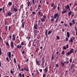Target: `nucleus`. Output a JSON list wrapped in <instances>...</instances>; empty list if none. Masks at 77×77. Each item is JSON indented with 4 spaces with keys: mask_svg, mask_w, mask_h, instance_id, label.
<instances>
[{
    "mask_svg": "<svg viewBox=\"0 0 77 77\" xmlns=\"http://www.w3.org/2000/svg\"><path fill=\"white\" fill-rule=\"evenodd\" d=\"M59 14L57 13L56 14H54V17L56 19H56V20L57 21L58 20V18H59Z\"/></svg>",
    "mask_w": 77,
    "mask_h": 77,
    "instance_id": "nucleus-1",
    "label": "nucleus"
},
{
    "mask_svg": "<svg viewBox=\"0 0 77 77\" xmlns=\"http://www.w3.org/2000/svg\"><path fill=\"white\" fill-rule=\"evenodd\" d=\"M74 49L73 48L72 49H71L70 50L69 52L70 54H72V53H74Z\"/></svg>",
    "mask_w": 77,
    "mask_h": 77,
    "instance_id": "nucleus-2",
    "label": "nucleus"
},
{
    "mask_svg": "<svg viewBox=\"0 0 77 77\" xmlns=\"http://www.w3.org/2000/svg\"><path fill=\"white\" fill-rule=\"evenodd\" d=\"M11 47H12V48H14V43H13V42H11Z\"/></svg>",
    "mask_w": 77,
    "mask_h": 77,
    "instance_id": "nucleus-3",
    "label": "nucleus"
},
{
    "mask_svg": "<svg viewBox=\"0 0 77 77\" xmlns=\"http://www.w3.org/2000/svg\"><path fill=\"white\" fill-rule=\"evenodd\" d=\"M66 12V10L65 9H63L62 12V14H65Z\"/></svg>",
    "mask_w": 77,
    "mask_h": 77,
    "instance_id": "nucleus-4",
    "label": "nucleus"
},
{
    "mask_svg": "<svg viewBox=\"0 0 77 77\" xmlns=\"http://www.w3.org/2000/svg\"><path fill=\"white\" fill-rule=\"evenodd\" d=\"M24 25H25V22H24L23 23H22V28H24Z\"/></svg>",
    "mask_w": 77,
    "mask_h": 77,
    "instance_id": "nucleus-5",
    "label": "nucleus"
},
{
    "mask_svg": "<svg viewBox=\"0 0 77 77\" xmlns=\"http://www.w3.org/2000/svg\"><path fill=\"white\" fill-rule=\"evenodd\" d=\"M38 26V25L37 24H36L34 25V27L35 29H37V26Z\"/></svg>",
    "mask_w": 77,
    "mask_h": 77,
    "instance_id": "nucleus-6",
    "label": "nucleus"
},
{
    "mask_svg": "<svg viewBox=\"0 0 77 77\" xmlns=\"http://www.w3.org/2000/svg\"><path fill=\"white\" fill-rule=\"evenodd\" d=\"M67 35L68 38H69V32H67Z\"/></svg>",
    "mask_w": 77,
    "mask_h": 77,
    "instance_id": "nucleus-7",
    "label": "nucleus"
},
{
    "mask_svg": "<svg viewBox=\"0 0 77 77\" xmlns=\"http://www.w3.org/2000/svg\"><path fill=\"white\" fill-rule=\"evenodd\" d=\"M34 33V34L35 35V36H36V30H34V32H33Z\"/></svg>",
    "mask_w": 77,
    "mask_h": 77,
    "instance_id": "nucleus-8",
    "label": "nucleus"
},
{
    "mask_svg": "<svg viewBox=\"0 0 77 77\" xmlns=\"http://www.w3.org/2000/svg\"><path fill=\"white\" fill-rule=\"evenodd\" d=\"M45 20V19L44 18H42L41 20L42 22H44Z\"/></svg>",
    "mask_w": 77,
    "mask_h": 77,
    "instance_id": "nucleus-9",
    "label": "nucleus"
},
{
    "mask_svg": "<svg viewBox=\"0 0 77 77\" xmlns=\"http://www.w3.org/2000/svg\"><path fill=\"white\" fill-rule=\"evenodd\" d=\"M61 64L62 65V66H64V63H64V62H63H63H62V61H61Z\"/></svg>",
    "mask_w": 77,
    "mask_h": 77,
    "instance_id": "nucleus-10",
    "label": "nucleus"
},
{
    "mask_svg": "<svg viewBox=\"0 0 77 77\" xmlns=\"http://www.w3.org/2000/svg\"><path fill=\"white\" fill-rule=\"evenodd\" d=\"M9 57H11V52H9L8 54Z\"/></svg>",
    "mask_w": 77,
    "mask_h": 77,
    "instance_id": "nucleus-11",
    "label": "nucleus"
},
{
    "mask_svg": "<svg viewBox=\"0 0 77 77\" xmlns=\"http://www.w3.org/2000/svg\"><path fill=\"white\" fill-rule=\"evenodd\" d=\"M75 29L76 30V35L77 36V27H75Z\"/></svg>",
    "mask_w": 77,
    "mask_h": 77,
    "instance_id": "nucleus-12",
    "label": "nucleus"
},
{
    "mask_svg": "<svg viewBox=\"0 0 77 77\" xmlns=\"http://www.w3.org/2000/svg\"><path fill=\"white\" fill-rule=\"evenodd\" d=\"M39 62L38 61V60H36V63H37V65H40V64H39Z\"/></svg>",
    "mask_w": 77,
    "mask_h": 77,
    "instance_id": "nucleus-13",
    "label": "nucleus"
},
{
    "mask_svg": "<svg viewBox=\"0 0 77 77\" xmlns=\"http://www.w3.org/2000/svg\"><path fill=\"white\" fill-rule=\"evenodd\" d=\"M11 14H12V13H11V12H8V15H9V16H11Z\"/></svg>",
    "mask_w": 77,
    "mask_h": 77,
    "instance_id": "nucleus-14",
    "label": "nucleus"
},
{
    "mask_svg": "<svg viewBox=\"0 0 77 77\" xmlns=\"http://www.w3.org/2000/svg\"><path fill=\"white\" fill-rule=\"evenodd\" d=\"M14 11H15V12H17L18 11V9H16L15 8H14Z\"/></svg>",
    "mask_w": 77,
    "mask_h": 77,
    "instance_id": "nucleus-15",
    "label": "nucleus"
},
{
    "mask_svg": "<svg viewBox=\"0 0 77 77\" xmlns=\"http://www.w3.org/2000/svg\"><path fill=\"white\" fill-rule=\"evenodd\" d=\"M74 19H73L72 21V23H73V24H75V21H74Z\"/></svg>",
    "mask_w": 77,
    "mask_h": 77,
    "instance_id": "nucleus-16",
    "label": "nucleus"
},
{
    "mask_svg": "<svg viewBox=\"0 0 77 77\" xmlns=\"http://www.w3.org/2000/svg\"><path fill=\"white\" fill-rule=\"evenodd\" d=\"M68 6H69V5H67V6H66L65 7V9L66 10H67V9H68Z\"/></svg>",
    "mask_w": 77,
    "mask_h": 77,
    "instance_id": "nucleus-17",
    "label": "nucleus"
},
{
    "mask_svg": "<svg viewBox=\"0 0 77 77\" xmlns=\"http://www.w3.org/2000/svg\"><path fill=\"white\" fill-rule=\"evenodd\" d=\"M42 59L43 62H42V66H43L44 65V59H43V58H42Z\"/></svg>",
    "mask_w": 77,
    "mask_h": 77,
    "instance_id": "nucleus-18",
    "label": "nucleus"
},
{
    "mask_svg": "<svg viewBox=\"0 0 77 77\" xmlns=\"http://www.w3.org/2000/svg\"><path fill=\"white\" fill-rule=\"evenodd\" d=\"M71 15V11H70L68 13V15L69 16H70Z\"/></svg>",
    "mask_w": 77,
    "mask_h": 77,
    "instance_id": "nucleus-19",
    "label": "nucleus"
},
{
    "mask_svg": "<svg viewBox=\"0 0 77 77\" xmlns=\"http://www.w3.org/2000/svg\"><path fill=\"white\" fill-rule=\"evenodd\" d=\"M69 63V62L68 61L64 62V63H66V64H68V63Z\"/></svg>",
    "mask_w": 77,
    "mask_h": 77,
    "instance_id": "nucleus-20",
    "label": "nucleus"
},
{
    "mask_svg": "<svg viewBox=\"0 0 77 77\" xmlns=\"http://www.w3.org/2000/svg\"><path fill=\"white\" fill-rule=\"evenodd\" d=\"M57 7V5H54L53 8V9H56V8Z\"/></svg>",
    "mask_w": 77,
    "mask_h": 77,
    "instance_id": "nucleus-21",
    "label": "nucleus"
},
{
    "mask_svg": "<svg viewBox=\"0 0 77 77\" xmlns=\"http://www.w3.org/2000/svg\"><path fill=\"white\" fill-rule=\"evenodd\" d=\"M52 32V31H49L48 32V35H50L51 33Z\"/></svg>",
    "mask_w": 77,
    "mask_h": 77,
    "instance_id": "nucleus-22",
    "label": "nucleus"
},
{
    "mask_svg": "<svg viewBox=\"0 0 77 77\" xmlns=\"http://www.w3.org/2000/svg\"><path fill=\"white\" fill-rule=\"evenodd\" d=\"M6 45H7V46H8V47L9 46V43H8V42H6Z\"/></svg>",
    "mask_w": 77,
    "mask_h": 77,
    "instance_id": "nucleus-23",
    "label": "nucleus"
},
{
    "mask_svg": "<svg viewBox=\"0 0 77 77\" xmlns=\"http://www.w3.org/2000/svg\"><path fill=\"white\" fill-rule=\"evenodd\" d=\"M45 72H48V70H47V68H45Z\"/></svg>",
    "mask_w": 77,
    "mask_h": 77,
    "instance_id": "nucleus-24",
    "label": "nucleus"
},
{
    "mask_svg": "<svg viewBox=\"0 0 77 77\" xmlns=\"http://www.w3.org/2000/svg\"><path fill=\"white\" fill-rule=\"evenodd\" d=\"M70 54V53L69 52L67 53L66 54V56H68V55H69Z\"/></svg>",
    "mask_w": 77,
    "mask_h": 77,
    "instance_id": "nucleus-25",
    "label": "nucleus"
},
{
    "mask_svg": "<svg viewBox=\"0 0 77 77\" xmlns=\"http://www.w3.org/2000/svg\"><path fill=\"white\" fill-rule=\"evenodd\" d=\"M8 5L9 6H11L12 5V2H10L8 3Z\"/></svg>",
    "mask_w": 77,
    "mask_h": 77,
    "instance_id": "nucleus-26",
    "label": "nucleus"
},
{
    "mask_svg": "<svg viewBox=\"0 0 77 77\" xmlns=\"http://www.w3.org/2000/svg\"><path fill=\"white\" fill-rule=\"evenodd\" d=\"M54 17H53L52 18V19H51V21H54Z\"/></svg>",
    "mask_w": 77,
    "mask_h": 77,
    "instance_id": "nucleus-27",
    "label": "nucleus"
},
{
    "mask_svg": "<svg viewBox=\"0 0 77 77\" xmlns=\"http://www.w3.org/2000/svg\"><path fill=\"white\" fill-rule=\"evenodd\" d=\"M10 72H11V74H13V75H14V74L13 72V71H12V70H11V71Z\"/></svg>",
    "mask_w": 77,
    "mask_h": 77,
    "instance_id": "nucleus-28",
    "label": "nucleus"
},
{
    "mask_svg": "<svg viewBox=\"0 0 77 77\" xmlns=\"http://www.w3.org/2000/svg\"><path fill=\"white\" fill-rule=\"evenodd\" d=\"M70 42H73V40H72V38H71Z\"/></svg>",
    "mask_w": 77,
    "mask_h": 77,
    "instance_id": "nucleus-29",
    "label": "nucleus"
},
{
    "mask_svg": "<svg viewBox=\"0 0 77 77\" xmlns=\"http://www.w3.org/2000/svg\"><path fill=\"white\" fill-rule=\"evenodd\" d=\"M14 62L15 63H17V62L16 61V59H15V58H14Z\"/></svg>",
    "mask_w": 77,
    "mask_h": 77,
    "instance_id": "nucleus-30",
    "label": "nucleus"
},
{
    "mask_svg": "<svg viewBox=\"0 0 77 77\" xmlns=\"http://www.w3.org/2000/svg\"><path fill=\"white\" fill-rule=\"evenodd\" d=\"M45 35L46 36H47V30H46V32H45Z\"/></svg>",
    "mask_w": 77,
    "mask_h": 77,
    "instance_id": "nucleus-31",
    "label": "nucleus"
},
{
    "mask_svg": "<svg viewBox=\"0 0 77 77\" xmlns=\"http://www.w3.org/2000/svg\"><path fill=\"white\" fill-rule=\"evenodd\" d=\"M18 68L19 69H21V67L20 66V65H18Z\"/></svg>",
    "mask_w": 77,
    "mask_h": 77,
    "instance_id": "nucleus-32",
    "label": "nucleus"
},
{
    "mask_svg": "<svg viewBox=\"0 0 77 77\" xmlns=\"http://www.w3.org/2000/svg\"><path fill=\"white\" fill-rule=\"evenodd\" d=\"M27 3L28 4V6H30V2L29 1H28L27 2Z\"/></svg>",
    "mask_w": 77,
    "mask_h": 77,
    "instance_id": "nucleus-33",
    "label": "nucleus"
},
{
    "mask_svg": "<svg viewBox=\"0 0 77 77\" xmlns=\"http://www.w3.org/2000/svg\"><path fill=\"white\" fill-rule=\"evenodd\" d=\"M2 55V50H1V48H0V56Z\"/></svg>",
    "mask_w": 77,
    "mask_h": 77,
    "instance_id": "nucleus-34",
    "label": "nucleus"
},
{
    "mask_svg": "<svg viewBox=\"0 0 77 77\" xmlns=\"http://www.w3.org/2000/svg\"><path fill=\"white\" fill-rule=\"evenodd\" d=\"M6 60H7L8 62H9V58H8V57H7L6 59Z\"/></svg>",
    "mask_w": 77,
    "mask_h": 77,
    "instance_id": "nucleus-35",
    "label": "nucleus"
},
{
    "mask_svg": "<svg viewBox=\"0 0 77 77\" xmlns=\"http://www.w3.org/2000/svg\"><path fill=\"white\" fill-rule=\"evenodd\" d=\"M63 48L64 49V50H66V48L65 47V46L63 47Z\"/></svg>",
    "mask_w": 77,
    "mask_h": 77,
    "instance_id": "nucleus-36",
    "label": "nucleus"
},
{
    "mask_svg": "<svg viewBox=\"0 0 77 77\" xmlns=\"http://www.w3.org/2000/svg\"><path fill=\"white\" fill-rule=\"evenodd\" d=\"M24 70H26V71H29V69H24Z\"/></svg>",
    "mask_w": 77,
    "mask_h": 77,
    "instance_id": "nucleus-37",
    "label": "nucleus"
},
{
    "mask_svg": "<svg viewBox=\"0 0 77 77\" xmlns=\"http://www.w3.org/2000/svg\"><path fill=\"white\" fill-rule=\"evenodd\" d=\"M62 54H65V51H62Z\"/></svg>",
    "mask_w": 77,
    "mask_h": 77,
    "instance_id": "nucleus-38",
    "label": "nucleus"
},
{
    "mask_svg": "<svg viewBox=\"0 0 77 77\" xmlns=\"http://www.w3.org/2000/svg\"><path fill=\"white\" fill-rule=\"evenodd\" d=\"M23 8V5H21V6H20V8L21 9Z\"/></svg>",
    "mask_w": 77,
    "mask_h": 77,
    "instance_id": "nucleus-39",
    "label": "nucleus"
},
{
    "mask_svg": "<svg viewBox=\"0 0 77 77\" xmlns=\"http://www.w3.org/2000/svg\"><path fill=\"white\" fill-rule=\"evenodd\" d=\"M69 25L70 26H72V23L70 22L69 23Z\"/></svg>",
    "mask_w": 77,
    "mask_h": 77,
    "instance_id": "nucleus-40",
    "label": "nucleus"
},
{
    "mask_svg": "<svg viewBox=\"0 0 77 77\" xmlns=\"http://www.w3.org/2000/svg\"><path fill=\"white\" fill-rule=\"evenodd\" d=\"M56 38H57V39H60V37H59L58 36H57Z\"/></svg>",
    "mask_w": 77,
    "mask_h": 77,
    "instance_id": "nucleus-41",
    "label": "nucleus"
},
{
    "mask_svg": "<svg viewBox=\"0 0 77 77\" xmlns=\"http://www.w3.org/2000/svg\"><path fill=\"white\" fill-rule=\"evenodd\" d=\"M5 29H6V31H7V30H8V26H6Z\"/></svg>",
    "mask_w": 77,
    "mask_h": 77,
    "instance_id": "nucleus-42",
    "label": "nucleus"
},
{
    "mask_svg": "<svg viewBox=\"0 0 77 77\" xmlns=\"http://www.w3.org/2000/svg\"><path fill=\"white\" fill-rule=\"evenodd\" d=\"M15 40V37H13V40L14 41Z\"/></svg>",
    "mask_w": 77,
    "mask_h": 77,
    "instance_id": "nucleus-43",
    "label": "nucleus"
},
{
    "mask_svg": "<svg viewBox=\"0 0 77 77\" xmlns=\"http://www.w3.org/2000/svg\"><path fill=\"white\" fill-rule=\"evenodd\" d=\"M19 76L20 77H22V75H21V73H20L19 74Z\"/></svg>",
    "mask_w": 77,
    "mask_h": 77,
    "instance_id": "nucleus-44",
    "label": "nucleus"
},
{
    "mask_svg": "<svg viewBox=\"0 0 77 77\" xmlns=\"http://www.w3.org/2000/svg\"><path fill=\"white\" fill-rule=\"evenodd\" d=\"M54 5V4H52L51 5V7H53Z\"/></svg>",
    "mask_w": 77,
    "mask_h": 77,
    "instance_id": "nucleus-45",
    "label": "nucleus"
},
{
    "mask_svg": "<svg viewBox=\"0 0 77 77\" xmlns=\"http://www.w3.org/2000/svg\"><path fill=\"white\" fill-rule=\"evenodd\" d=\"M66 41H68V38L67 37H66Z\"/></svg>",
    "mask_w": 77,
    "mask_h": 77,
    "instance_id": "nucleus-46",
    "label": "nucleus"
},
{
    "mask_svg": "<svg viewBox=\"0 0 77 77\" xmlns=\"http://www.w3.org/2000/svg\"><path fill=\"white\" fill-rule=\"evenodd\" d=\"M17 48H20V46H19V45H17Z\"/></svg>",
    "mask_w": 77,
    "mask_h": 77,
    "instance_id": "nucleus-47",
    "label": "nucleus"
},
{
    "mask_svg": "<svg viewBox=\"0 0 77 77\" xmlns=\"http://www.w3.org/2000/svg\"><path fill=\"white\" fill-rule=\"evenodd\" d=\"M39 71L41 72H42V69H40L39 70Z\"/></svg>",
    "mask_w": 77,
    "mask_h": 77,
    "instance_id": "nucleus-48",
    "label": "nucleus"
},
{
    "mask_svg": "<svg viewBox=\"0 0 77 77\" xmlns=\"http://www.w3.org/2000/svg\"><path fill=\"white\" fill-rule=\"evenodd\" d=\"M5 24L6 25V24H7V22L6 21L5 22Z\"/></svg>",
    "mask_w": 77,
    "mask_h": 77,
    "instance_id": "nucleus-49",
    "label": "nucleus"
},
{
    "mask_svg": "<svg viewBox=\"0 0 77 77\" xmlns=\"http://www.w3.org/2000/svg\"><path fill=\"white\" fill-rule=\"evenodd\" d=\"M21 45H24V43L23 42H22L21 43Z\"/></svg>",
    "mask_w": 77,
    "mask_h": 77,
    "instance_id": "nucleus-50",
    "label": "nucleus"
},
{
    "mask_svg": "<svg viewBox=\"0 0 77 77\" xmlns=\"http://www.w3.org/2000/svg\"><path fill=\"white\" fill-rule=\"evenodd\" d=\"M38 14L39 15H40V14H41V12H40V11H39L38 12Z\"/></svg>",
    "mask_w": 77,
    "mask_h": 77,
    "instance_id": "nucleus-51",
    "label": "nucleus"
},
{
    "mask_svg": "<svg viewBox=\"0 0 77 77\" xmlns=\"http://www.w3.org/2000/svg\"><path fill=\"white\" fill-rule=\"evenodd\" d=\"M68 8L69 9V10H70V8H69V6H68Z\"/></svg>",
    "mask_w": 77,
    "mask_h": 77,
    "instance_id": "nucleus-52",
    "label": "nucleus"
},
{
    "mask_svg": "<svg viewBox=\"0 0 77 77\" xmlns=\"http://www.w3.org/2000/svg\"><path fill=\"white\" fill-rule=\"evenodd\" d=\"M56 66L57 67H59V65L58 64H56Z\"/></svg>",
    "mask_w": 77,
    "mask_h": 77,
    "instance_id": "nucleus-53",
    "label": "nucleus"
},
{
    "mask_svg": "<svg viewBox=\"0 0 77 77\" xmlns=\"http://www.w3.org/2000/svg\"><path fill=\"white\" fill-rule=\"evenodd\" d=\"M12 37H13L14 38V37H15V35L13 34L12 35Z\"/></svg>",
    "mask_w": 77,
    "mask_h": 77,
    "instance_id": "nucleus-54",
    "label": "nucleus"
},
{
    "mask_svg": "<svg viewBox=\"0 0 77 77\" xmlns=\"http://www.w3.org/2000/svg\"><path fill=\"white\" fill-rule=\"evenodd\" d=\"M32 14H35V12L34 11L32 12Z\"/></svg>",
    "mask_w": 77,
    "mask_h": 77,
    "instance_id": "nucleus-55",
    "label": "nucleus"
},
{
    "mask_svg": "<svg viewBox=\"0 0 77 77\" xmlns=\"http://www.w3.org/2000/svg\"><path fill=\"white\" fill-rule=\"evenodd\" d=\"M69 61L70 62H72V60L70 59V60H69Z\"/></svg>",
    "mask_w": 77,
    "mask_h": 77,
    "instance_id": "nucleus-56",
    "label": "nucleus"
},
{
    "mask_svg": "<svg viewBox=\"0 0 77 77\" xmlns=\"http://www.w3.org/2000/svg\"><path fill=\"white\" fill-rule=\"evenodd\" d=\"M28 61H29V59H26V62H28Z\"/></svg>",
    "mask_w": 77,
    "mask_h": 77,
    "instance_id": "nucleus-57",
    "label": "nucleus"
},
{
    "mask_svg": "<svg viewBox=\"0 0 77 77\" xmlns=\"http://www.w3.org/2000/svg\"><path fill=\"white\" fill-rule=\"evenodd\" d=\"M9 38H10V39H11V38H12V37L11 35H9Z\"/></svg>",
    "mask_w": 77,
    "mask_h": 77,
    "instance_id": "nucleus-58",
    "label": "nucleus"
},
{
    "mask_svg": "<svg viewBox=\"0 0 77 77\" xmlns=\"http://www.w3.org/2000/svg\"><path fill=\"white\" fill-rule=\"evenodd\" d=\"M66 48H68V45H66Z\"/></svg>",
    "mask_w": 77,
    "mask_h": 77,
    "instance_id": "nucleus-59",
    "label": "nucleus"
},
{
    "mask_svg": "<svg viewBox=\"0 0 77 77\" xmlns=\"http://www.w3.org/2000/svg\"><path fill=\"white\" fill-rule=\"evenodd\" d=\"M45 77V74H44L43 75V77Z\"/></svg>",
    "mask_w": 77,
    "mask_h": 77,
    "instance_id": "nucleus-60",
    "label": "nucleus"
},
{
    "mask_svg": "<svg viewBox=\"0 0 77 77\" xmlns=\"http://www.w3.org/2000/svg\"><path fill=\"white\" fill-rule=\"evenodd\" d=\"M72 67L73 66H74V65L73 64H72Z\"/></svg>",
    "mask_w": 77,
    "mask_h": 77,
    "instance_id": "nucleus-61",
    "label": "nucleus"
},
{
    "mask_svg": "<svg viewBox=\"0 0 77 77\" xmlns=\"http://www.w3.org/2000/svg\"><path fill=\"white\" fill-rule=\"evenodd\" d=\"M33 56H34V55H33V54H32L31 55V56L32 57H33Z\"/></svg>",
    "mask_w": 77,
    "mask_h": 77,
    "instance_id": "nucleus-62",
    "label": "nucleus"
},
{
    "mask_svg": "<svg viewBox=\"0 0 77 77\" xmlns=\"http://www.w3.org/2000/svg\"><path fill=\"white\" fill-rule=\"evenodd\" d=\"M73 40H75V37H72Z\"/></svg>",
    "mask_w": 77,
    "mask_h": 77,
    "instance_id": "nucleus-63",
    "label": "nucleus"
},
{
    "mask_svg": "<svg viewBox=\"0 0 77 77\" xmlns=\"http://www.w3.org/2000/svg\"><path fill=\"white\" fill-rule=\"evenodd\" d=\"M75 6H76L77 5V3H75Z\"/></svg>",
    "mask_w": 77,
    "mask_h": 77,
    "instance_id": "nucleus-64",
    "label": "nucleus"
}]
</instances>
